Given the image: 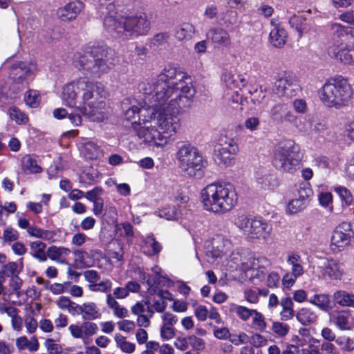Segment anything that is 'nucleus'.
<instances>
[{"instance_id": "b1692460", "label": "nucleus", "mask_w": 354, "mask_h": 354, "mask_svg": "<svg viewBox=\"0 0 354 354\" xmlns=\"http://www.w3.org/2000/svg\"><path fill=\"white\" fill-rule=\"evenodd\" d=\"M287 263L290 266V272L299 277L303 276L304 274V268L301 265V257L295 252L288 254L286 259Z\"/></svg>"}, {"instance_id": "7ed1b4c3", "label": "nucleus", "mask_w": 354, "mask_h": 354, "mask_svg": "<svg viewBox=\"0 0 354 354\" xmlns=\"http://www.w3.org/2000/svg\"><path fill=\"white\" fill-rule=\"evenodd\" d=\"M201 199L205 210L223 215L236 205L238 194L234 185L230 183H213L201 190Z\"/></svg>"}, {"instance_id": "a211bd4d", "label": "nucleus", "mask_w": 354, "mask_h": 354, "mask_svg": "<svg viewBox=\"0 0 354 354\" xmlns=\"http://www.w3.org/2000/svg\"><path fill=\"white\" fill-rule=\"evenodd\" d=\"M232 242L223 237H217L214 240L212 250L207 252V255L212 258L221 257L231 252Z\"/></svg>"}, {"instance_id": "a18cd8bd", "label": "nucleus", "mask_w": 354, "mask_h": 354, "mask_svg": "<svg viewBox=\"0 0 354 354\" xmlns=\"http://www.w3.org/2000/svg\"><path fill=\"white\" fill-rule=\"evenodd\" d=\"M19 237V232L16 230L12 227H6L3 230L1 239L3 245H12V243H15L16 241H17Z\"/></svg>"}, {"instance_id": "de8ad7c7", "label": "nucleus", "mask_w": 354, "mask_h": 354, "mask_svg": "<svg viewBox=\"0 0 354 354\" xmlns=\"http://www.w3.org/2000/svg\"><path fill=\"white\" fill-rule=\"evenodd\" d=\"M21 270L19 269L17 263L14 261H10L6 264L3 263L0 270V272L5 278L19 274Z\"/></svg>"}, {"instance_id": "9d476101", "label": "nucleus", "mask_w": 354, "mask_h": 354, "mask_svg": "<svg viewBox=\"0 0 354 354\" xmlns=\"http://www.w3.org/2000/svg\"><path fill=\"white\" fill-rule=\"evenodd\" d=\"M354 232L350 223L343 222L333 232L330 238V248L334 252L342 250L348 246L353 237Z\"/></svg>"}, {"instance_id": "2eb2a0df", "label": "nucleus", "mask_w": 354, "mask_h": 354, "mask_svg": "<svg viewBox=\"0 0 354 354\" xmlns=\"http://www.w3.org/2000/svg\"><path fill=\"white\" fill-rule=\"evenodd\" d=\"M83 8L80 1H73L60 8L57 11L58 17L64 21H70L76 19Z\"/></svg>"}, {"instance_id": "f704fd0d", "label": "nucleus", "mask_w": 354, "mask_h": 354, "mask_svg": "<svg viewBox=\"0 0 354 354\" xmlns=\"http://www.w3.org/2000/svg\"><path fill=\"white\" fill-rule=\"evenodd\" d=\"M82 153L87 159H96L102 153L97 145L92 141L86 142L82 147Z\"/></svg>"}, {"instance_id": "0eeeda50", "label": "nucleus", "mask_w": 354, "mask_h": 354, "mask_svg": "<svg viewBox=\"0 0 354 354\" xmlns=\"http://www.w3.org/2000/svg\"><path fill=\"white\" fill-rule=\"evenodd\" d=\"M303 154L299 145L292 140L279 143L274 151V164L283 171L293 173L299 168Z\"/></svg>"}, {"instance_id": "774afa93", "label": "nucleus", "mask_w": 354, "mask_h": 354, "mask_svg": "<svg viewBox=\"0 0 354 354\" xmlns=\"http://www.w3.org/2000/svg\"><path fill=\"white\" fill-rule=\"evenodd\" d=\"M118 328L125 333H132L136 328V324L131 320L124 319L118 322Z\"/></svg>"}, {"instance_id": "bb28decb", "label": "nucleus", "mask_w": 354, "mask_h": 354, "mask_svg": "<svg viewBox=\"0 0 354 354\" xmlns=\"http://www.w3.org/2000/svg\"><path fill=\"white\" fill-rule=\"evenodd\" d=\"M223 81L226 86L230 89H241L245 85V80L243 75H236L231 72H225L224 73Z\"/></svg>"}, {"instance_id": "680f3d73", "label": "nucleus", "mask_w": 354, "mask_h": 354, "mask_svg": "<svg viewBox=\"0 0 354 354\" xmlns=\"http://www.w3.org/2000/svg\"><path fill=\"white\" fill-rule=\"evenodd\" d=\"M300 277L291 273L286 272L281 279V283L284 288L290 289L296 283V281Z\"/></svg>"}, {"instance_id": "6e6d98bb", "label": "nucleus", "mask_w": 354, "mask_h": 354, "mask_svg": "<svg viewBox=\"0 0 354 354\" xmlns=\"http://www.w3.org/2000/svg\"><path fill=\"white\" fill-rule=\"evenodd\" d=\"M23 280L19 277V274L9 277L8 286L10 293H15L19 296Z\"/></svg>"}, {"instance_id": "4be33fe9", "label": "nucleus", "mask_w": 354, "mask_h": 354, "mask_svg": "<svg viewBox=\"0 0 354 354\" xmlns=\"http://www.w3.org/2000/svg\"><path fill=\"white\" fill-rule=\"evenodd\" d=\"M289 24L297 31L299 37H301L304 34L308 33L311 30L310 24L307 22L305 17L301 16H292L289 20Z\"/></svg>"}, {"instance_id": "864d4df0", "label": "nucleus", "mask_w": 354, "mask_h": 354, "mask_svg": "<svg viewBox=\"0 0 354 354\" xmlns=\"http://www.w3.org/2000/svg\"><path fill=\"white\" fill-rule=\"evenodd\" d=\"M10 118L17 124H26L28 122V117L17 107H11L8 109Z\"/></svg>"}, {"instance_id": "72a5a7b5", "label": "nucleus", "mask_w": 354, "mask_h": 354, "mask_svg": "<svg viewBox=\"0 0 354 354\" xmlns=\"http://www.w3.org/2000/svg\"><path fill=\"white\" fill-rule=\"evenodd\" d=\"M30 250L32 256L38 259L41 262L46 261L47 260V252H45L46 248V243L36 241H32L30 244Z\"/></svg>"}, {"instance_id": "cd10ccee", "label": "nucleus", "mask_w": 354, "mask_h": 354, "mask_svg": "<svg viewBox=\"0 0 354 354\" xmlns=\"http://www.w3.org/2000/svg\"><path fill=\"white\" fill-rule=\"evenodd\" d=\"M286 31L280 26H276L270 32V41L275 47L283 46L286 44Z\"/></svg>"}, {"instance_id": "052dcab7", "label": "nucleus", "mask_w": 354, "mask_h": 354, "mask_svg": "<svg viewBox=\"0 0 354 354\" xmlns=\"http://www.w3.org/2000/svg\"><path fill=\"white\" fill-rule=\"evenodd\" d=\"M272 330L278 337H284L289 331V326L286 324L274 322L272 324Z\"/></svg>"}, {"instance_id": "c03bdc74", "label": "nucleus", "mask_w": 354, "mask_h": 354, "mask_svg": "<svg viewBox=\"0 0 354 354\" xmlns=\"http://www.w3.org/2000/svg\"><path fill=\"white\" fill-rule=\"evenodd\" d=\"M236 153H232L230 151H227L222 147H220L216 152V160L218 164H223L225 165H230L234 159V156Z\"/></svg>"}, {"instance_id": "dca6fc26", "label": "nucleus", "mask_w": 354, "mask_h": 354, "mask_svg": "<svg viewBox=\"0 0 354 354\" xmlns=\"http://www.w3.org/2000/svg\"><path fill=\"white\" fill-rule=\"evenodd\" d=\"M208 38L217 47H229L232 39L228 32L221 28H214L209 30Z\"/></svg>"}, {"instance_id": "f3484780", "label": "nucleus", "mask_w": 354, "mask_h": 354, "mask_svg": "<svg viewBox=\"0 0 354 354\" xmlns=\"http://www.w3.org/2000/svg\"><path fill=\"white\" fill-rule=\"evenodd\" d=\"M71 255V250L64 246L53 245L47 250V258L48 257L52 261L60 264H68V259Z\"/></svg>"}, {"instance_id": "20e7f679", "label": "nucleus", "mask_w": 354, "mask_h": 354, "mask_svg": "<svg viewBox=\"0 0 354 354\" xmlns=\"http://www.w3.org/2000/svg\"><path fill=\"white\" fill-rule=\"evenodd\" d=\"M73 64L79 70L86 71L95 77H100L108 73L113 66L107 58L106 51L102 47L95 45H89L84 53L75 54Z\"/></svg>"}, {"instance_id": "473e14b6", "label": "nucleus", "mask_w": 354, "mask_h": 354, "mask_svg": "<svg viewBox=\"0 0 354 354\" xmlns=\"http://www.w3.org/2000/svg\"><path fill=\"white\" fill-rule=\"evenodd\" d=\"M3 313H6L11 318L12 329L15 331H21L23 326V319L18 315L17 308L12 306L4 307Z\"/></svg>"}, {"instance_id": "a19ab883", "label": "nucleus", "mask_w": 354, "mask_h": 354, "mask_svg": "<svg viewBox=\"0 0 354 354\" xmlns=\"http://www.w3.org/2000/svg\"><path fill=\"white\" fill-rule=\"evenodd\" d=\"M252 317V327L254 330L263 333L266 331L267 328V323L265 317L262 313L256 310L253 312Z\"/></svg>"}, {"instance_id": "ea45409f", "label": "nucleus", "mask_w": 354, "mask_h": 354, "mask_svg": "<svg viewBox=\"0 0 354 354\" xmlns=\"http://www.w3.org/2000/svg\"><path fill=\"white\" fill-rule=\"evenodd\" d=\"M55 303L60 309L68 310L73 315H76L77 304L72 301L69 297L65 296L59 297Z\"/></svg>"}, {"instance_id": "423d86ee", "label": "nucleus", "mask_w": 354, "mask_h": 354, "mask_svg": "<svg viewBox=\"0 0 354 354\" xmlns=\"http://www.w3.org/2000/svg\"><path fill=\"white\" fill-rule=\"evenodd\" d=\"M76 315H82L85 320L81 325L77 324H71L68 330L71 336L75 339H80L86 344L88 339L95 335L98 330L97 325L91 320L100 319L102 316L100 308L95 302L89 301L77 304Z\"/></svg>"}, {"instance_id": "5fc2aeb1", "label": "nucleus", "mask_w": 354, "mask_h": 354, "mask_svg": "<svg viewBox=\"0 0 354 354\" xmlns=\"http://www.w3.org/2000/svg\"><path fill=\"white\" fill-rule=\"evenodd\" d=\"M313 195V190L310 187L309 184L305 183L301 185L297 189V194L295 197L306 203L307 199Z\"/></svg>"}, {"instance_id": "412c9836", "label": "nucleus", "mask_w": 354, "mask_h": 354, "mask_svg": "<svg viewBox=\"0 0 354 354\" xmlns=\"http://www.w3.org/2000/svg\"><path fill=\"white\" fill-rule=\"evenodd\" d=\"M297 320L304 326H308L317 322L318 315L316 310L310 308H301L296 315Z\"/></svg>"}, {"instance_id": "603ef678", "label": "nucleus", "mask_w": 354, "mask_h": 354, "mask_svg": "<svg viewBox=\"0 0 354 354\" xmlns=\"http://www.w3.org/2000/svg\"><path fill=\"white\" fill-rule=\"evenodd\" d=\"M334 191L339 195L342 201L345 203L346 205L348 206L351 205L353 201V197L351 192L344 187H335Z\"/></svg>"}, {"instance_id": "9b49d317", "label": "nucleus", "mask_w": 354, "mask_h": 354, "mask_svg": "<svg viewBox=\"0 0 354 354\" xmlns=\"http://www.w3.org/2000/svg\"><path fill=\"white\" fill-rule=\"evenodd\" d=\"M275 88L278 95L292 97L300 91L296 79L290 75L283 74L275 82Z\"/></svg>"}, {"instance_id": "39448f33", "label": "nucleus", "mask_w": 354, "mask_h": 354, "mask_svg": "<svg viewBox=\"0 0 354 354\" xmlns=\"http://www.w3.org/2000/svg\"><path fill=\"white\" fill-rule=\"evenodd\" d=\"M321 101L328 107L340 109L348 104L353 90L348 81L342 76L327 81L319 92Z\"/></svg>"}, {"instance_id": "2f4dec72", "label": "nucleus", "mask_w": 354, "mask_h": 354, "mask_svg": "<svg viewBox=\"0 0 354 354\" xmlns=\"http://www.w3.org/2000/svg\"><path fill=\"white\" fill-rule=\"evenodd\" d=\"M194 34V26L192 24L184 23L176 30L175 37L178 41L189 40Z\"/></svg>"}, {"instance_id": "49530a36", "label": "nucleus", "mask_w": 354, "mask_h": 354, "mask_svg": "<svg viewBox=\"0 0 354 354\" xmlns=\"http://www.w3.org/2000/svg\"><path fill=\"white\" fill-rule=\"evenodd\" d=\"M13 68L19 70V73L26 76L33 75L37 71V66L35 63L19 62L13 65Z\"/></svg>"}, {"instance_id": "f257e3e1", "label": "nucleus", "mask_w": 354, "mask_h": 354, "mask_svg": "<svg viewBox=\"0 0 354 354\" xmlns=\"http://www.w3.org/2000/svg\"><path fill=\"white\" fill-rule=\"evenodd\" d=\"M140 87L145 94L153 93V106L142 110L140 136L150 142L167 145L180 127L178 115L195 94L191 77L167 66L151 83L143 82Z\"/></svg>"}, {"instance_id": "3c124183", "label": "nucleus", "mask_w": 354, "mask_h": 354, "mask_svg": "<svg viewBox=\"0 0 354 354\" xmlns=\"http://www.w3.org/2000/svg\"><path fill=\"white\" fill-rule=\"evenodd\" d=\"M287 106L284 104H275L270 110V117L272 120L279 124L281 122V118L283 115L284 114Z\"/></svg>"}, {"instance_id": "c85d7f7f", "label": "nucleus", "mask_w": 354, "mask_h": 354, "mask_svg": "<svg viewBox=\"0 0 354 354\" xmlns=\"http://www.w3.org/2000/svg\"><path fill=\"white\" fill-rule=\"evenodd\" d=\"M21 167L23 171L26 174H39L42 171L37 160L29 155L22 158Z\"/></svg>"}, {"instance_id": "e2e57ef3", "label": "nucleus", "mask_w": 354, "mask_h": 354, "mask_svg": "<svg viewBox=\"0 0 354 354\" xmlns=\"http://www.w3.org/2000/svg\"><path fill=\"white\" fill-rule=\"evenodd\" d=\"M281 281V277L277 272L272 271L266 278V286L270 288H277Z\"/></svg>"}, {"instance_id": "c756f323", "label": "nucleus", "mask_w": 354, "mask_h": 354, "mask_svg": "<svg viewBox=\"0 0 354 354\" xmlns=\"http://www.w3.org/2000/svg\"><path fill=\"white\" fill-rule=\"evenodd\" d=\"M335 302L343 307L354 308V295L344 290H337L333 294Z\"/></svg>"}, {"instance_id": "1a4fd4ad", "label": "nucleus", "mask_w": 354, "mask_h": 354, "mask_svg": "<svg viewBox=\"0 0 354 354\" xmlns=\"http://www.w3.org/2000/svg\"><path fill=\"white\" fill-rule=\"evenodd\" d=\"M235 225L245 235L259 240L267 239L272 230L267 223L245 214L237 217Z\"/></svg>"}, {"instance_id": "aec40b11", "label": "nucleus", "mask_w": 354, "mask_h": 354, "mask_svg": "<svg viewBox=\"0 0 354 354\" xmlns=\"http://www.w3.org/2000/svg\"><path fill=\"white\" fill-rule=\"evenodd\" d=\"M349 319L350 313L346 310H338L330 316V320L333 322L335 325L341 330H346L351 328Z\"/></svg>"}, {"instance_id": "09e8293b", "label": "nucleus", "mask_w": 354, "mask_h": 354, "mask_svg": "<svg viewBox=\"0 0 354 354\" xmlns=\"http://www.w3.org/2000/svg\"><path fill=\"white\" fill-rule=\"evenodd\" d=\"M113 283L109 279H105L102 281L88 285V289L92 292H107L112 288Z\"/></svg>"}, {"instance_id": "4d7b16f0", "label": "nucleus", "mask_w": 354, "mask_h": 354, "mask_svg": "<svg viewBox=\"0 0 354 354\" xmlns=\"http://www.w3.org/2000/svg\"><path fill=\"white\" fill-rule=\"evenodd\" d=\"M220 147L225 149L232 153H237L239 147L236 142L232 138H224L220 140Z\"/></svg>"}, {"instance_id": "6e6552de", "label": "nucleus", "mask_w": 354, "mask_h": 354, "mask_svg": "<svg viewBox=\"0 0 354 354\" xmlns=\"http://www.w3.org/2000/svg\"><path fill=\"white\" fill-rule=\"evenodd\" d=\"M176 158L181 171L188 176H196L204 167L202 156L198 150L188 143L178 147Z\"/></svg>"}, {"instance_id": "ddd939ff", "label": "nucleus", "mask_w": 354, "mask_h": 354, "mask_svg": "<svg viewBox=\"0 0 354 354\" xmlns=\"http://www.w3.org/2000/svg\"><path fill=\"white\" fill-rule=\"evenodd\" d=\"M319 268L330 279H340L344 273L343 264L334 259L324 260Z\"/></svg>"}, {"instance_id": "bf43d9fd", "label": "nucleus", "mask_w": 354, "mask_h": 354, "mask_svg": "<svg viewBox=\"0 0 354 354\" xmlns=\"http://www.w3.org/2000/svg\"><path fill=\"white\" fill-rule=\"evenodd\" d=\"M230 342L235 346L247 344L250 340V337L244 332L233 334L230 335Z\"/></svg>"}, {"instance_id": "6ab92c4d", "label": "nucleus", "mask_w": 354, "mask_h": 354, "mask_svg": "<svg viewBox=\"0 0 354 354\" xmlns=\"http://www.w3.org/2000/svg\"><path fill=\"white\" fill-rule=\"evenodd\" d=\"M153 106V104L151 105V106H149L147 107H143L142 109H138V107L136 106H131V108L128 109L127 110L125 111V113H124V115H125V118L127 120H131L133 119H135L136 118V115H139V117H140V122H139V126H140V128L138 129V136L141 139H143L144 142H145L146 143H148L149 145L151 146H156V147H163L165 146V145H158V144H155V143H152V142H150L149 141H147L144 137L140 136V131L142 130V110L143 109H148L149 107H151Z\"/></svg>"}, {"instance_id": "c9c22d12", "label": "nucleus", "mask_w": 354, "mask_h": 354, "mask_svg": "<svg viewBox=\"0 0 354 354\" xmlns=\"http://www.w3.org/2000/svg\"><path fill=\"white\" fill-rule=\"evenodd\" d=\"M280 304L282 307V310L280 313L281 319L289 320L292 319L295 315L292 299L290 297L283 298L280 301Z\"/></svg>"}, {"instance_id": "58836bf2", "label": "nucleus", "mask_w": 354, "mask_h": 354, "mask_svg": "<svg viewBox=\"0 0 354 354\" xmlns=\"http://www.w3.org/2000/svg\"><path fill=\"white\" fill-rule=\"evenodd\" d=\"M230 310L235 313L237 317L244 322L248 320L250 317H252L253 312L256 311L255 309H249L245 306L236 304H232Z\"/></svg>"}, {"instance_id": "8fccbe9b", "label": "nucleus", "mask_w": 354, "mask_h": 354, "mask_svg": "<svg viewBox=\"0 0 354 354\" xmlns=\"http://www.w3.org/2000/svg\"><path fill=\"white\" fill-rule=\"evenodd\" d=\"M259 259L254 257L250 256L248 257H243L241 259V263L239 264L240 268L244 272L252 270L259 266Z\"/></svg>"}, {"instance_id": "0e129e2a", "label": "nucleus", "mask_w": 354, "mask_h": 354, "mask_svg": "<svg viewBox=\"0 0 354 354\" xmlns=\"http://www.w3.org/2000/svg\"><path fill=\"white\" fill-rule=\"evenodd\" d=\"M25 101L31 107H36L39 104V95L36 91H29L25 95Z\"/></svg>"}, {"instance_id": "13d9d810", "label": "nucleus", "mask_w": 354, "mask_h": 354, "mask_svg": "<svg viewBox=\"0 0 354 354\" xmlns=\"http://www.w3.org/2000/svg\"><path fill=\"white\" fill-rule=\"evenodd\" d=\"M189 344L193 350L196 351H203L205 348V342L202 338L195 335H191L188 336Z\"/></svg>"}, {"instance_id": "393cba45", "label": "nucleus", "mask_w": 354, "mask_h": 354, "mask_svg": "<svg viewBox=\"0 0 354 354\" xmlns=\"http://www.w3.org/2000/svg\"><path fill=\"white\" fill-rule=\"evenodd\" d=\"M16 346L19 350L28 349L30 352L37 351L39 344L37 338L32 336L28 339L26 336H21L16 339Z\"/></svg>"}, {"instance_id": "e433bc0d", "label": "nucleus", "mask_w": 354, "mask_h": 354, "mask_svg": "<svg viewBox=\"0 0 354 354\" xmlns=\"http://www.w3.org/2000/svg\"><path fill=\"white\" fill-rule=\"evenodd\" d=\"M311 124L310 133L312 135L317 136L322 138H326L330 133V130L328 124L324 120L318 121L313 125L311 120H309Z\"/></svg>"}, {"instance_id": "5701e85b", "label": "nucleus", "mask_w": 354, "mask_h": 354, "mask_svg": "<svg viewBox=\"0 0 354 354\" xmlns=\"http://www.w3.org/2000/svg\"><path fill=\"white\" fill-rule=\"evenodd\" d=\"M308 301L325 312H328L332 309L331 301L328 294L314 295L310 298Z\"/></svg>"}, {"instance_id": "4468645a", "label": "nucleus", "mask_w": 354, "mask_h": 354, "mask_svg": "<svg viewBox=\"0 0 354 354\" xmlns=\"http://www.w3.org/2000/svg\"><path fill=\"white\" fill-rule=\"evenodd\" d=\"M255 179L257 185L265 190L273 189L279 185L276 176L266 169H258L255 171Z\"/></svg>"}, {"instance_id": "37998d69", "label": "nucleus", "mask_w": 354, "mask_h": 354, "mask_svg": "<svg viewBox=\"0 0 354 354\" xmlns=\"http://www.w3.org/2000/svg\"><path fill=\"white\" fill-rule=\"evenodd\" d=\"M306 207V202L295 197L288 202L286 206V212L288 214H295L303 211Z\"/></svg>"}, {"instance_id": "69168bd1", "label": "nucleus", "mask_w": 354, "mask_h": 354, "mask_svg": "<svg viewBox=\"0 0 354 354\" xmlns=\"http://www.w3.org/2000/svg\"><path fill=\"white\" fill-rule=\"evenodd\" d=\"M162 325L172 326L178 322V317L169 311L164 312L161 315Z\"/></svg>"}, {"instance_id": "f8f14e48", "label": "nucleus", "mask_w": 354, "mask_h": 354, "mask_svg": "<svg viewBox=\"0 0 354 354\" xmlns=\"http://www.w3.org/2000/svg\"><path fill=\"white\" fill-rule=\"evenodd\" d=\"M330 56L344 64H354V45L333 46L328 48Z\"/></svg>"}, {"instance_id": "4c0bfd02", "label": "nucleus", "mask_w": 354, "mask_h": 354, "mask_svg": "<svg viewBox=\"0 0 354 354\" xmlns=\"http://www.w3.org/2000/svg\"><path fill=\"white\" fill-rule=\"evenodd\" d=\"M115 342L118 348L123 353L131 354L136 351V345L134 343L128 342L125 337L120 334L115 335Z\"/></svg>"}, {"instance_id": "79ce46f5", "label": "nucleus", "mask_w": 354, "mask_h": 354, "mask_svg": "<svg viewBox=\"0 0 354 354\" xmlns=\"http://www.w3.org/2000/svg\"><path fill=\"white\" fill-rule=\"evenodd\" d=\"M158 216L169 221L177 220L180 216V212L175 207L167 206L158 210Z\"/></svg>"}, {"instance_id": "f03ea898", "label": "nucleus", "mask_w": 354, "mask_h": 354, "mask_svg": "<svg viewBox=\"0 0 354 354\" xmlns=\"http://www.w3.org/2000/svg\"><path fill=\"white\" fill-rule=\"evenodd\" d=\"M103 93L100 83L81 77L64 86L62 98L66 106L77 109L91 121L102 122L106 117Z\"/></svg>"}, {"instance_id": "a878e982", "label": "nucleus", "mask_w": 354, "mask_h": 354, "mask_svg": "<svg viewBox=\"0 0 354 354\" xmlns=\"http://www.w3.org/2000/svg\"><path fill=\"white\" fill-rule=\"evenodd\" d=\"M106 302L107 306L113 310V315L118 318L126 317L128 315V310L124 306L120 305L113 295L110 293L106 295Z\"/></svg>"}, {"instance_id": "338daca9", "label": "nucleus", "mask_w": 354, "mask_h": 354, "mask_svg": "<svg viewBox=\"0 0 354 354\" xmlns=\"http://www.w3.org/2000/svg\"><path fill=\"white\" fill-rule=\"evenodd\" d=\"M251 344L255 348H260L267 345V339L259 333H254L250 337Z\"/></svg>"}, {"instance_id": "7c9ffc66", "label": "nucleus", "mask_w": 354, "mask_h": 354, "mask_svg": "<svg viewBox=\"0 0 354 354\" xmlns=\"http://www.w3.org/2000/svg\"><path fill=\"white\" fill-rule=\"evenodd\" d=\"M161 249V245L151 236L146 237L142 245L143 252L149 256L159 253Z\"/></svg>"}]
</instances>
